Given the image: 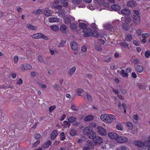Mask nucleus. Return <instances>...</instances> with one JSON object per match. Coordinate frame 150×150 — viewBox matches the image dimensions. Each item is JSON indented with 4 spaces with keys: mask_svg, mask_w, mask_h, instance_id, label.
Instances as JSON below:
<instances>
[{
    "mask_svg": "<svg viewBox=\"0 0 150 150\" xmlns=\"http://www.w3.org/2000/svg\"><path fill=\"white\" fill-rule=\"evenodd\" d=\"M144 55L146 58H149L150 56V51L149 50L146 51L145 52Z\"/></svg>",
    "mask_w": 150,
    "mask_h": 150,
    "instance_id": "nucleus-40",
    "label": "nucleus"
},
{
    "mask_svg": "<svg viewBox=\"0 0 150 150\" xmlns=\"http://www.w3.org/2000/svg\"><path fill=\"white\" fill-rule=\"evenodd\" d=\"M57 19V18L54 17L50 18H49V21L50 22H54L56 21Z\"/></svg>",
    "mask_w": 150,
    "mask_h": 150,
    "instance_id": "nucleus-39",
    "label": "nucleus"
},
{
    "mask_svg": "<svg viewBox=\"0 0 150 150\" xmlns=\"http://www.w3.org/2000/svg\"><path fill=\"white\" fill-rule=\"evenodd\" d=\"M76 108L77 107L74 104L72 105L71 106V109L74 111H77L78 110V109Z\"/></svg>",
    "mask_w": 150,
    "mask_h": 150,
    "instance_id": "nucleus-46",
    "label": "nucleus"
},
{
    "mask_svg": "<svg viewBox=\"0 0 150 150\" xmlns=\"http://www.w3.org/2000/svg\"><path fill=\"white\" fill-rule=\"evenodd\" d=\"M122 28L124 30L127 31L128 30V26L124 25H122Z\"/></svg>",
    "mask_w": 150,
    "mask_h": 150,
    "instance_id": "nucleus-58",
    "label": "nucleus"
},
{
    "mask_svg": "<svg viewBox=\"0 0 150 150\" xmlns=\"http://www.w3.org/2000/svg\"><path fill=\"white\" fill-rule=\"evenodd\" d=\"M57 135V130H53L51 133L50 139L52 140H54Z\"/></svg>",
    "mask_w": 150,
    "mask_h": 150,
    "instance_id": "nucleus-11",
    "label": "nucleus"
},
{
    "mask_svg": "<svg viewBox=\"0 0 150 150\" xmlns=\"http://www.w3.org/2000/svg\"><path fill=\"white\" fill-rule=\"evenodd\" d=\"M93 116L91 115H90L86 116L84 119V120L85 121H89L93 120Z\"/></svg>",
    "mask_w": 150,
    "mask_h": 150,
    "instance_id": "nucleus-22",
    "label": "nucleus"
},
{
    "mask_svg": "<svg viewBox=\"0 0 150 150\" xmlns=\"http://www.w3.org/2000/svg\"><path fill=\"white\" fill-rule=\"evenodd\" d=\"M79 27L82 30V31H83L84 29L87 28V25L83 23H80L78 25Z\"/></svg>",
    "mask_w": 150,
    "mask_h": 150,
    "instance_id": "nucleus-16",
    "label": "nucleus"
},
{
    "mask_svg": "<svg viewBox=\"0 0 150 150\" xmlns=\"http://www.w3.org/2000/svg\"><path fill=\"white\" fill-rule=\"evenodd\" d=\"M44 13L45 15L47 16H50L52 15L51 10H49L48 8L45 9L44 11Z\"/></svg>",
    "mask_w": 150,
    "mask_h": 150,
    "instance_id": "nucleus-23",
    "label": "nucleus"
},
{
    "mask_svg": "<svg viewBox=\"0 0 150 150\" xmlns=\"http://www.w3.org/2000/svg\"><path fill=\"white\" fill-rule=\"evenodd\" d=\"M76 69V67L75 66L71 68L68 72V74L70 76H71L74 73Z\"/></svg>",
    "mask_w": 150,
    "mask_h": 150,
    "instance_id": "nucleus-14",
    "label": "nucleus"
},
{
    "mask_svg": "<svg viewBox=\"0 0 150 150\" xmlns=\"http://www.w3.org/2000/svg\"><path fill=\"white\" fill-rule=\"evenodd\" d=\"M54 87L57 91H59L61 89L59 86L57 84H55L54 85Z\"/></svg>",
    "mask_w": 150,
    "mask_h": 150,
    "instance_id": "nucleus-49",
    "label": "nucleus"
},
{
    "mask_svg": "<svg viewBox=\"0 0 150 150\" xmlns=\"http://www.w3.org/2000/svg\"><path fill=\"white\" fill-rule=\"evenodd\" d=\"M66 41L62 40L59 44V45H58V47H64V45L66 43Z\"/></svg>",
    "mask_w": 150,
    "mask_h": 150,
    "instance_id": "nucleus-35",
    "label": "nucleus"
},
{
    "mask_svg": "<svg viewBox=\"0 0 150 150\" xmlns=\"http://www.w3.org/2000/svg\"><path fill=\"white\" fill-rule=\"evenodd\" d=\"M120 45L121 46L124 47V48H129L128 44H127V43L125 42H121L120 43Z\"/></svg>",
    "mask_w": 150,
    "mask_h": 150,
    "instance_id": "nucleus-34",
    "label": "nucleus"
},
{
    "mask_svg": "<svg viewBox=\"0 0 150 150\" xmlns=\"http://www.w3.org/2000/svg\"><path fill=\"white\" fill-rule=\"evenodd\" d=\"M149 35V34L148 33H144L142 35V37L144 38H146Z\"/></svg>",
    "mask_w": 150,
    "mask_h": 150,
    "instance_id": "nucleus-54",
    "label": "nucleus"
},
{
    "mask_svg": "<svg viewBox=\"0 0 150 150\" xmlns=\"http://www.w3.org/2000/svg\"><path fill=\"white\" fill-rule=\"evenodd\" d=\"M104 27L105 29L107 30H109L112 28V25L110 24H106L104 25Z\"/></svg>",
    "mask_w": 150,
    "mask_h": 150,
    "instance_id": "nucleus-30",
    "label": "nucleus"
},
{
    "mask_svg": "<svg viewBox=\"0 0 150 150\" xmlns=\"http://www.w3.org/2000/svg\"><path fill=\"white\" fill-rule=\"evenodd\" d=\"M70 28L72 30L76 31L77 30L76 25L74 23H71L70 25Z\"/></svg>",
    "mask_w": 150,
    "mask_h": 150,
    "instance_id": "nucleus-26",
    "label": "nucleus"
},
{
    "mask_svg": "<svg viewBox=\"0 0 150 150\" xmlns=\"http://www.w3.org/2000/svg\"><path fill=\"white\" fill-rule=\"evenodd\" d=\"M104 2L105 1L104 0H98L97 2L99 4L103 5Z\"/></svg>",
    "mask_w": 150,
    "mask_h": 150,
    "instance_id": "nucleus-63",
    "label": "nucleus"
},
{
    "mask_svg": "<svg viewBox=\"0 0 150 150\" xmlns=\"http://www.w3.org/2000/svg\"><path fill=\"white\" fill-rule=\"evenodd\" d=\"M18 60V57L17 56H15L14 57V62L15 63H17Z\"/></svg>",
    "mask_w": 150,
    "mask_h": 150,
    "instance_id": "nucleus-51",
    "label": "nucleus"
},
{
    "mask_svg": "<svg viewBox=\"0 0 150 150\" xmlns=\"http://www.w3.org/2000/svg\"><path fill=\"white\" fill-rule=\"evenodd\" d=\"M136 69L137 71L139 73H141L143 71V68L141 65H138L137 66Z\"/></svg>",
    "mask_w": 150,
    "mask_h": 150,
    "instance_id": "nucleus-29",
    "label": "nucleus"
},
{
    "mask_svg": "<svg viewBox=\"0 0 150 150\" xmlns=\"http://www.w3.org/2000/svg\"><path fill=\"white\" fill-rule=\"evenodd\" d=\"M37 14L39 15L42 13L43 10L42 9H39L37 11Z\"/></svg>",
    "mask_w": 150,
    "mask_h": 150,
    "instance_id": "nucleus-59",
    "label": "nucleus"
},
{
    "mask_svg": "<svg viewBox=\"0 0 150 150\" xmlns=\"http://www.w3.org/2000/svg\"><path fill=\"white\" fill-rule=\"evenodd\" d=\"M52 144L51 141H47V142L45 143L42 146V147L44 148H48Z\"/></svg>",
    "mask_w": 150,
    "mask_h": 150,
    "instance_id": "nucleus-25",
    "label": "nucleus"
},
{
    "mask_svg": "<svg viewBox=\"0 0 150 150\" xmlns=\"http://www.w3.org/2000/svg\"><path fill=\"white\" fill-rule=\"evenodd\" d=\"M127 6L129 7H134L137 5L135 1L134 0L128 1L127 3Z\"/></svg>",
    "mask_w": 150,
    "mask_h": 150,
    "instance_id": "nucleus-12",
    "label": "nucleus"
},
{
    "mask_svg": "<svg viewBox=\"0 0 150 150\" xmlns=\"http://www.w3.org/2000/svg\"><path fill=\"white\" fill-rule=\"evenodd\" d=\"M134 44L135 46H139L140 44L139 42L136 40H134L133 41Z\"/></svg>",
    "mask_w": 150,
    "mask_h": 150,
    "instance_id": "nucleus-62",
    "label": "nucleus"
},
{
    "mask_svg": "<svg viewBox=\"0 0 150 150\" xmlns=\"http://www.w3.org/2000/svg\"><path fill=\"white\" fill-rule=\"evenodd\" d=\"M131 76H132V77L133 78H134V79L136 78L137 77V75H136V73L134 72H132V74Z\"/></svg>",
    "mask_w": 150,
    "mask_h": 150,
    "instance_id": "nucleus-64",
    "label": "nucleus"
},
{
    "mask_svg": "<svg viewBox=\"0 0 150 150\" xmlns=\"http://www.w3.org/2000/svg\"><path fill=\"white\" fill-rule=\"evenodd\" d=\"M64 21L66 24H69L71 23V19L69 16L66 17L64 18Z\"/></svg>",
    "mask_w": 150,
    "mask_h": 150,
    "instance_id": "nucleus-21",
    "label": "nucleus"
},
{
    "mask_svg": "<svg viewBox=\"0 0 150 150\" xmlns=\"http://www.w3.org/2000/svg\"><path fill=\"white\" fill-rule=\"evenodd\" d=\"M97 129L98 133L102 136H105L107 134V132L105 129L100 126L97 127Z\"/></svg>",
    "mask_w": 150,
    "mask_h": 150,
    "instance_id": "nucleus-8",
    "label": "nucleus"
},
{
    "mask_svg": "<svg viewBox=\"0 0 150 150\" xmlns=\"http://www.w3.org/2000/svg\"><path fill=\"white\" fill-rule=\"evenodd\" d=\"M70 135L72 136H74L76 134V132L73 129L71 130L70 132Z\"/></svg>",
    "mask_w": 150,
    "mask_h": 150,
    "instance_id": "nucleus-42",
    "label": "nucleus"
},
{
    "mask_svg": "<svg viewBox=\"0 0 150 150\" xmlns=\"http://www.w3.org/2000/svg\"><path fill=\"white\" fill-rule=\"evenodd\" d=\"M82 0H73L72 2L74 4H77L81 2Z\"/></svg>",
    "mask_w": 150,
    "mask_h": 150,
    "instance_id": "nucleus-43",
    "label": "nucleus"
},
{
    "mask_svg": "<svg viewBox=\"0 0 150 150\" xmlns=\"http://www.w3.org/2000/svg\"><path fill=\"white\" fill-rule=\"evenodd\" d=\"M67 28V26L66 25L62 24L60 25V29L62 33L66 34L67 33L66 31Z\"/></svg>",
    "mask_w": 150,
    "mask_h": 150,
    "instance_id": "nucleus-13",
    "label": "nucleus"
},
{
    "mask_svg": "<svg viewBox=\"0 0 150 150\" xmlns=\"http://www.w3.org/2000/svg\"><path fill=\"white\" fill-rule=\"evenodd\" d=\"M133 144L139 147H149L148 150H150V141H133Z\"/></svg>",
    "mask_w": 150,
    "mask_h": 150,
    "instance_id": "nucleus-5",
    "label": "nucleus"
},
{
    "mask_svg": "<svg viewBox=\"0 0 150 150\" xmlns=\"http://www.w3.org/2000/svg\"><path fill=\"white\" fill-rule=\"evenodd\" d=\"M91 35L93 37H98L99 35V33L96 31H93L92 30Z\"/></svg>",
    "mask_w": 150,
    "mask_h": 150,
    "instance_id": "nucleus-32",
    "label": "nucleus"
},
{
    "mask_svg": "<svg viewBox=\"0 0 150 150\" xmlns=\"http://www.w3.org/2000/svg\"><path fill=\"white\" fill-rule=\"evenodd\" d=\"M132 39V35L130 34H127L125 37V39L124 40V42L128 41L130 42Z\"/></svg>",
    "mask_w": 150,
    "mask_h": 150,
    "instance_id": "nucleus-18",
    "label": "nucleus"
},
{
    "mask_svg": "<svg viewBox=\"0 0 150 150\" xmlns=\"http://www.w3.org/2000/svg\"><path fill=\"white\" fill-rule=\"evenodd\" d=\"M23 80L21 78H20L19 79V80L17 82L16 84L19 85H20L22 84L23 83Z\"/></svg>",
    "mask_w": 150,
    "mask_h": 150,
    "instance_id": "nucleus-61",
    "label": "nucleus"
},
{
    "mask_svg": "<svg viewBox=\"0 0 150 150\" xmlns=\"http://www.w3.org/2000/svg\"><path fill=\"white\" fill-rule=\"evenodd\" d=\"M32 68V66L29 64H24L21 65V69L22 71H25L31 69Z\"/></svg>",
    "mask_w": 150,
    "mask_h": 150,
    "instance_id": "nucleus-9",
    "label": "nucleus"
},
{
    "mask_svg": "<svg viewBox=\"0 0 150 150\" xmlns=\"http://www.w3.org/2000/svg\"><path fill=\"white\" fill-rule=\"evenodd\" d=\"M87 141V144H86L83 147V150H90V148H93L94 144H97V143L101 144L103 141Z\"/></svg>",
    "mask_w": 150,
    "mask_h": 150,
    "instance_id": "nucleus-4",
    "label": "nucleus"
},
{
    "mask_svg": "<svg viewBox=\"0 0 150 150\" xmlns=\"http://www.w3.org/2000/svg\"><path fill=\"white\" fill-rule=\"evenodd\" d=\"M42 33H37L33 34L32 35V37L35 39H39L41 38Z\"/></svg>",
    "mask_w": 150,
    "mask_h": 150,
    "instance_id": "nucleus-17",
    "label": "nucleus"
},
{
    "mask_svg": "<svg viewBox=\"0 0 150 150\" xmlns=\"http://www.w3.org/2000/svg\"><path fill=\"white\" fill-rule=\"evenodd\" d=\"M126 125L129 129H132L133 128V127L132 124L131 122H127L126 123Z\"/></svg>",
    "mask_w": 150,
    "mask_h": 150,
    "instance_id": "nucleus-37",
    "label": "nucleus"
},
{
    "mask_svg": "<svg viewBox=\"0 0 150 150\" xmlns=\"http://www.w3.org/2000/svg\"><path fill=\"white\" fill-rule=\"evenodd\" d=\"M111 59L112 57H109L107 59H105L103 60V61L105 62H109L111 60Z\"/></svg>",
    "mask_w": 150,
    "mask_h": 150,
    "instance_id": "nucleus-52",
    "label": "nucleus"
},
{
    "mask_svg": "<svg viewBox=\"0 0 150 150\" xmlns=\"http://www.w3.org/2000/svg\"><path fill=\"white\" fill-rule=\"evenodd\" d=\"M76 118L72 116L69 117L68 119V121L69 122H74L76 120Z\"/></svg>",
    "mask_w": 150,
    "mask_h": 150,
    "instance_id": "nucleus-33",
    "label": "nucleus"
},
{
    "mask_svg": "<svg viewBox=\"0 0 150 150\" xmlns=\"http://www.w3.org/2000/svg\"><path fill=\"white\" fill-rule=\"evenodd\" d=\"M50 27L52 30L55 31H57L59 29V27L56 25H52Z\"/></svg>",
    "mask_w": 150,
    "mask_h": 150,
    "instance_id": "nucleus-31",
    "label": "nucleus"
},
{
    "mask_svg": "<svg viewBox=\"0 0 150 150\" xmlns=\"http://www.w3.org/2000/svg\"><path fill=\"white\" fill-rule=\"evenodd\" d=\"M40 141H36L32 145V147L37 146L40 144Z\"/></svg>",
    "mask_w": 150,
    "mask_h": 150,
    "instance_id": "nucleus-50",
    "label": "nucleus"
},
{
    "mask_svg": "<svg viewBox=\"0 0 150 150\" xmlns=\"http://www.w3.org/2000/svg\"><path fill=\"white\" fill-rule=\"evenodd\" d=\"M83 132L89 138L93 139V141H103L101 137L96 136V133L93 130L92 128L90 126H88L85 128Z\"/></svg>",
    "mask_w": 150,
    "mask_h": 150,
    "instance_id": "nucleus-1",
    "label": "nucleus"
},
{
    "mask_svg": "<svg viewBox=\"0 0 150 150\" xmlns=\"http://www.w3.org/2000/svg\"><path fill=\"white\" fill-rule=\"evenodd\" d=\"M121 12L122 13L126 16H128L130 13V11L129 9L126 8L122 9Z\"/></svg>",
    "mask_w": 150,
    "mask_h": 150,
    "instance_id": "nucleus-15",
    "label": "nucleus"
},
{
    "mask_svg": "<svg viewBox=\"0 0 150 150\" xmlns=\"http://www.w3.org/2000/svg\"><path fill=\"white\" fill-rule=\"evenodd\" d=\"M27 27L29 29L33 30H36L37 29L36 27L33 25L30 24H27Z\"/></svg>",
    "mask_w": 150,
    "mask_h": 150,
    "instance_id": "nucleus-27",
    "label": "nucleus"
},
{
    "mask_svg": "<svg viewBox=\"0 0 150 150\" xmlns=\"http://www.w3.org/2000/svg\"><path fill=\"white\" fill-rule=\"evenodd\" d=\"M63 125L65 126L64 127H67V125L68 126V127H69L70 125V123L69 122H68L66 121H65L63 122Z\"/></svg>",
    "mask_w": 150,
    "mask_h": 150,
    "instance_id": "nucleus-38",
    "label": "nucleus"
},
{
    "mask_svg": "<svg viewBox=\"0 0 150 150\" xmlns=\"http://www.w3.org/2000/svg\"><path fill=\"white\" fill-rule=\"evenodd\" d=\"M101 119L106 123H111L113 120H116V116L113 115L106 114L101 115L100 117Z\"/></svg>",
    "mask_w": 150,
    "mask_h": 150,
    "instance_id": "nucleus-3",
    "label": "nucleus"
},
{
    "mask_svg": "<svg viewBox=\"0 0 150 150\" xmlns=\"http://www.w3.org/2000/svg\"><path fill=\"white\" fill-rule=\"evenodd\" d=\"M60 139L61 140H63L65 138V136H64V132H62L60 135Z\"/></svg>",
    "mask_w": 150,
    "mask_h": 150,
    "instance_id": "nucleus-41",
    "label": "nucleus"
},
{
    "mask_svg": "<svg viewBox=\"0 0 150 150\" xmlns=\"http://www.w3.org/2000/svg\"><path fill=\"white\" fill-rule=\"evenodd\" d=\"M108 136L111 139L115 141H128V138L124 136H119L117 134L112 132H109L108 134Z\"/></svg>",
    "mask_w": 150,
    "mask_h": 150,
    "instance_id": "nucleus-2",
    "label": "nucleus"
},
{
    "mask_svg": "<svg viewBox=\"0 0 150 150\" xmlns=\"http://www.w3.org/2000/svg\"><path fill=\"white\" fill-rule=\"evenodd\" d=\"M86 98L89 101H91L92 100V97L89 94L86 93Z\"/></svg>",
    "mask_w": 150,
    "mask_h": 150,
    "instance_id": "nucleus-45",
    "label": "nucleus"
},
{
    "mask_svg": "<svg viewBox=\"0 0 150 150\" xmlns=\"http://www.w3.org/2000/svg\"><path fill=\"white\" fill-rule=\"evenodd\" d=\"M70 44L71 48L72 50H79V45L77 43L73 41H71L70 42Z\"/></svg>",
    "mask_w": 150,
    "mask_h": 150,
    "instance_id": "nucleus-7",
    "label": "nucleus"
},
{
    "mask_svg": "<svg viewBox=\"0 0 150 150\" xmlns=\"http://www.w3.org/2000/svg\"><path fill=\"white\" fill-rule=\"evenodd\" d=\"M116 128L118 130H122V126L120 124H117L116 126Z\"/></svg>",
    "mask_w": 150,
    "mask_h": 150,
    "instance_id": "nucleus-44",
    "label": "nucleus"
},
{
    "mask_svg": "<svg viewBox=\"0 0 150 150\" xmlns=\"http://www.w3.org/2000/svg\"><path fill=\"white\" fill-rule=\"evenodd\" d=\"M65 10L64 9H61L60 10H59L58 11V13L59 14V15L60 16L62 17H64L65 16Z\"/></svg>",
    "mask_w": 150,
    "mask_h": 150,
    "instance_id": "nucleus-24",
    "label": "nucleus"
},
{
    "mask_svg": "<svg viewBox=\"0 0 150 150\" xmlns=\"http://www.w3.org/2000/svg\"><path fill=\"white\" fill-rule=\"evenodd\" d=\"M103 5L105 7H106L107 8H108L110 7V5L109 4L108 2H106L105 1L103 4Z\"/></svg>",
    "mask_w": 150,
    "mask_h": 150,
    "instance_id": "nucleus-48",
    "label": "nucleus"
},
{
    "mask_svg": "<svg viewBox=\"0 0 150 150\" xmlns=\"http://www.w3.org/2000/svg\"><path fill=\"white\" fill-rule=\"evenodd\" d=\"M41 38L45 40H48V38L46 35H44L42 33Z\"/></svg>",
    "mask_w": 150,
    "mask_h": 150,
    "instance_id": "nucleus-47",
    "label": "nucleus"
},
{
    "mask_svg": "<svg viewBox=\"0 0 150 150\" xmlns=\"http://www.w3.org/2000/svg\"><path fill=\"white\" fill-rule=\"evenodd\" d=\"M142 30L141 29H138L137 30L136 32L139 36L140 35L142 34Z\"/></svg>",
    "mask_w": 150,
    "mask_h": 150,
    "instance_id": "nucleus-55",
    "label": "nucleus"
},
{
    "mask_svg": "<svg viewBox=\"0 0 150 150\" xmlns=\"http://www.w3.org/2000/svg\"><path fill=\"white\" fill-rule=\"evenodd\" d=\"M95 47L97 51H100L102 50V48L100 44L98 42H96L95 43Z\"/></svg>",
    "mask_w": 150,
    "mask_h": 150,
    "instance_id": "nucleus-20",
    "label": "nucleus"
},
{
    "mask_svg": "<svg viewBox=\"0 0 150 150\" xmlns=\"http://www.w3.org/2000/svg\"><path fill=\"white\" fill-rule=\"evenodd\" d=\"M122 107L123 108L124 112L125 113H126V105L124 103H123L122 104Z\"/></svg>",
    "mask_w": 150,
    "mask_h": 150,
    "instance_id": "nucleus-60",
    "label": "nucleus"
},
{
    "mask_svg": "<svg viewBox=\"0 0 150 150\" xmlns=\"http://www.w3.org/2000/svg\"><path fill=\"white\" fill-rule=\"evenodd\" d=\"M56 108V106L55 105H53L51 106L49 108V111L50 112H52L53 110H54Z\"/></svg>",
    "mask_w": 150,
    "mask_h": 150,
    "instance_id": "nucleus-56",
    "label": "nucleus"
},
{
    "mask_svg": "<svg viewBox=\"0 0 150 150\" xmlns=\"http://www.w3.org/2000/svg\"><path fill=\"white\" fill-rule=\"evenodd\" d=\"M85 37H88L90 36L92 32V30L89 28H87L84 29L83 31Z\"/></svg>",
    "mask_w": 150,
    "mask_h": 150,
    "instance_id": "nucleus-6",
    "label": "nucleus"
},
{
    "mask_svg": "<svg viewBox=\"0 0 150 150\" xmlns=\"http://www.w3.org/2000/svg\"><path fill=\"white\" fill-rule=\"evenodd\" d=\"M87 48L86 47L84 46L83 45L81 48V50L82 51L85 52L86 51Z\"/></svg>",
    "mask_w": 150,
    "mask_h": 150,
    "instance_id": "nucleus-57",
    "label": "nucleus"
},
{
    "mask_svg": "<svg viewBox=\"0 0 150 150\" xmlns=\"http://www.w3.org/2000/svg\"><path fill=\"white\" fill-rule=\"evenodd\" d=\"M34 137L37 140H40L42 136L40 134H34Z\"/></svg>",
    "mask_w": 150,
    "mask_h": 150,
    "instance_id": "nucleus-36",
    "label": "nucleus"
},
{
    "mask_svg": "<svg viewBox=\"0 0 150 150\" xmlns=\"http://www.w3.org/2000/svg\"><path fill=\"white\" fill-rule=\"evenodd\" d=\"M132 18L134 21L137 24H139L140 22V17L139 16L133 15Z\"/></svg>",
    "mask_w": 150,
    "mask_h": 150,
    "instance_id": "nucleus-10",
    "label": "nucleus"
},
{
    "mask_svg": "<svg viewBox=\"0 0 150 150\" xmlns=\"http://www.w3.org/2000/svg\"><path fill=\"white\" fill-rule=\"evenodd\" d=\"M38 60L40 62H44V60L43 59V58L41 56H38Z\"/></svg>",
    "mask_w": 150,
    "mask_h": 150,
    "instance_id": "nucleus-53",
    "label": "nucleus"
},
{
    "mask_svg": "<svg viewBox=\"0 0 150 150\" xmlns=\"http://www.w3.org/2000/svg\"><path fill=\"white\" fill-rule=\"evenodd\" d=\"M111 8L113 10L118 11L120 9V7L118 5L116 4L112 5L111 6Z\"/></svg>",
    "mask_w": 150,
    "mask_h": 150,
    "instance_id": "nucleus-19",
    "label": "nucleus"
},
{
    "mask_svg": "<svg viewBox=\"0 0 150 150\" xmlns=\"http://www.w3.org/2000/svg\"><path fill=\"white\" fill-rule=\"evenodd\" d=\"M120 74L122 75L123 77H128V75L127 73L125 72V71L123 69H122L121 71Z\"/></svg>",
    "mask_w": 150,
    "mask_h": 150,
    "instance_id": "nucleus-28",
    "label": "nucleus"
}]
</instances>
